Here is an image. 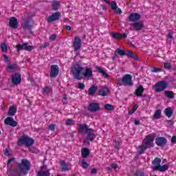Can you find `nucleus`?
<instances>
[{
	"label": "nucleus",
	"mask_w": 176,
	"mask_h": 176,
	"mask_svg": "<svg viewBox=\"0 0 176 176\" xmlns=\"http://www.w3.org/2000/svg\"><path fill=\"white\" fill-rule=\"evenodd\" d=\"M9 24L10 27L11 28H13L14 30H16L19 28V21H17V19L14 16L10 18Z\"/></svg>",
	"instance_id": "19"
},
{
	"label": "nucleus",
	"mask_w": 176,
	"mask_h": 176,
	"mask_svg": "<svg viewBox=\"0 0 176 176\" xmlns=\"http://www.w3.org/2000/svg\"><path fill=\"white\" fill-rule=\"evenodd\" d=\"M49 46V43H45L44 45L40 46V49H45V47H47Z\"/></svg>",
	"instance_id": "53"
},
{
	"label": "nucleus",
	"mask_w": 176,
	"mask_h": 176,
	"mask_svg": "<svg viewBox=\"0 0 176 176\" xmlns=\"http://www.w3.org/2000/svg\"><path fill=\"white\" fill-rule=\"evenodd\" d=\"M52 10H58V9H60V3L54 0L52 1Z\"/></svg>",
	"instance_id": "32"
},
{
	"label": "nucleus",
	"mask_w": 176,
	"mask_h": 176,
	"mask_svg": "<svg viewBox=\"0 0 176 176\" xmlns=\"http://www.w3.org/2000/svg\"><path fill=\"white\" fill-rule=\"evenodd\" d=\"M60 166L61 171L64 173H67V171H69V170H71V168H69L68 164H67L65 161L60 162Z\"/></svg>",
	"instance_id": "24"
},
{
	"label": "nucleus",
	"mask_w": 176,
	"mask_h": 176,
	"mask_svg": "<svg viewBox=\"0 0 176 176\" xmlns=\"http://www.w3.org/2000/svg\"><path fill=\"white\" fill-rule=\"evenodd\" d=\"M8 72H13L15 69H17V65L14 64V65H8Z\"/></svg>",
	"instance_id": "38"
},
{
	"label": "nucleus",
	"mask_w": 176,
	"mask_h": 176,
	"mask_svg": "<svg viewBox=\"0 0 176 176\" xmlns=\"http://www.w3.org/2000/svg\"><path fill=\"white\" fill-rule=\"evenodd\" d=\"M19 168L21 174L25 175L26 174H28V171H30L31 168V162L28 160L23 159L21 162L19 164Z\"/></svg>",
	"instance_id": "4"
},
{
	"label": "nucleus",
	"mask_w": 176,
	"mask_h": 176,
	"mask_svg": "<svg viewBox=\"0 0 176 176\" xmlns=\"http://www.w3.org/2000/svg\"><path fill=\"white\" fill-rule=\"evenodd\" d=\"M167 170H168V165L164 164L163 166L161 165L157 171L164 173V171H167Z\"/></svg>",
	"instance_id": "36"
},
{
	"label": "nucleus",
	"mask_w": 176,
	"mask_h": 176,
	"mask_svg": "<svg viewBox=\"0 0 176 176\" xmlns=\"http://www.w3.org/2000/svg\"><path fill=\"white\" fill-rule=\"evenodd\" d=\"M30 151L31 152V153H35L36 155H38V153H39V150H38V148L35 147L30 148Z\"/></svg>",
	"instance_id": "44"
},
{
	"label": "nucleus",
	"mask_w": 176,
	"mask_h": 176,
	"mask_svg": "<svg viewBox=\"0 0 176 176\" xmlns=\"http://www.w3.org/2000/svg\"><path fill=\"white\" fill-rule=\"evenodd\" d=\"M119 145H120V142H119V141L116 142V146H115L117 149L119 148Z\"/></svg>",
	"instance_id": "60"
},
{
	"label": "nucleus",
	"mask_w": 176,
	"mask_h": 176,
	"mask_svg": "<svg viewBox=\"0 0 176 176\" xmlns=\"http://www.w3.org/2000/svg\"><path fill=\"white\" fill-rule=\"evenodd\" d=\"M163 71L162 69L158 68V67H152L151 68V72H155L157 74L158 72H162Z\"/></svg>",
	"instance_id": "45"
},
{
	"label": "nucleus",
	"mask_w": 176,
	"mask_h": 176,
	"mask_svg": "<svg viewBox=\"0 0 176 176\" xmlns=\"http://www.w3.org/2000/svg\"><path fill=\"white\" fill-rule=\"evenodd\" d=\"M135 176H145V173H144V172L138 170V171H136Z\"/></svg>",
	"instance_id": "48"
},
{
	"label": "nucleus",
	"mask_w": 176,
	"mask_h": 176,
	"mask_svg": "<svg viewBox=\"0 0 176 176\" xmlns=\"http://www.w3.org/2000/svg\"><path fill=\"white\" fill-rule=\"evenodd\" d=\"M66 126H74L75 124V121L74 120L69 118L65 122Z\"/></svg>",
	"instance_id": "40"
},
{
	"label": "nucleus",
	"mask_w": 176,
	"mask_h": 176,
	"mask_svg": "<svg viewBox=\"0 0 176 176\" xmlns=\"http://www.w3.org/2000/svg\"><path fill=\"white\" fill-rule=\"evenodd\" d=\"M153 141H155V134L152 133L146 136L145 139L142 141V145L137 148L138 154L142 155L146 149L153 148L155 146Z\"/></svg>",
	"instance_id": "2"
},
{
	"label": "nucleus",
	"mask_w": 176,
	"mask_h": 176,
	"mask_svg": "<svg viewBox=\"0 0 176 176\" xmlns=\"http://www.w3.org/2000/svg\"><path fill=\"white\" fill-rule=\"evenodd\" d=\"M21 27L23 28V30H28V31H30V34H32V31H31V30H32L34 26L32 24H31V19L28 18L26 19H23Z\"/></svg>",
	"instance_id": "8"
},
{
	"label": "nucleus",
	"mask_w": 176,
	"mask_h": 176,
	"mask_svg": "<svg viewBox=\"0 0 176 176\" xmlns=\"http://www.w3.org/2000/svg\"><path fill=\"white\" fill-rule=\"evenodd\" d=\"M133 27L136 30V31H141L145 28V25L142 23L135 22L133 24Z\"/></svg>",
	"instance_id": "28"
},
{
	"label": "nucleus",
	"mask_w": 176,
	"mask_h": 176,
	"mask_svg": "<svg viewBox=\"0 0 176 176\" xmlns=\"http://www.w3.org/2000/svg\"><path fill=\"white\" fill-rule=\"evenodd\" d=\"M155 144L157 146H166L167 145V139L164 137H158L155 139Z\"/></svg>",
	"instance_id": "15"
},
{
	"label": "nucleus",
	"mask_w": 176,
	"mask_h": 176,
	"mask_svg": "<svg viewBox=\"0 0 176 176\" xmlns=\"http://www.w3.org/2000/svg\"><path fill=\"white\" fill-rule=\"evenodd\" d=\"M1 50L3 52V53H6L8 52V45H6V43H1Z\"/></svg>",
	"instance_id": "43"
},
{
	"label": "nucleus",
	"mask_w": 176,
	"mask_h": 176,
	"mask_svg": "<svg viewBox=\"0 0 176 176\" xmlns=\"http://www.w3.org/2000/svg\"><path fill=\"white\" fill-rule=\"evenodd\" d=\"M60 16L61 13H60L59 12H54L48 17L47 23H53V21H57V20L60 19Z\"/></svg>",
	"instance_id": "12"
},
{
	"label": "nucleus",
	"mask_w": 176,
	"mask_h": 176,
	"mask_svg": "<svg viewBox=\"0 0 176 176\" xmlns=\"http://www.w3.org/2000/svg\"><path fill=\"white\" fill-rule=\"evenodd\" d=\"M56 129V125L54 124H52L49 126V129L51 130L52 131H54Z\"/></svg>",
	"instance_id": "52"
},
{
	"label": "nucleus",
	"mask_w": 176,
	"mask_h": 176,
	"mask_svg": "<svg viewBox=\"0 0 176 176\" xmlns=\"http://www.w3.org/2000/svg\"><path fill=\"white\" fill-rule=\"evenodd\" d=\"M108 93H109V89L107 87H104L99 90L98 96H101L102 97H105L108 96Z\"/></svg>",
	"instance_id": "25"
},
{
	"label": "nucleus",
	"mask_w": 176,
	"mask_h": 176,
	"mask_svg": "<svg viewBox=\"0 0 176 176\" xmlns=\"http://www.w3.org/2000/svg\"><path fill=\"white\" fill-rule=\"evenodd\" d=\"M167 86H168V83H167V82L160 81L154 85V89L157 93H160V91H163V90L167 89Z\"/></svg>",
	"instance_id": "7"
},
{
	"label": "nucleus",
	"mask_w": 176,
	"mask_h": 176,
	"mask_svg": "<svg viewBox=\"0 0 176 176\" xmlns=\"http://www.w3.org/2000/svg\"><path fill=\"white\" fill-rule=\"evenodd\" d=\"M50 170L46 169V166H41L40 170L37 173L38 176H50Z\"/></svg>",
	"instance_id": "16"
},
{
	"label": "nucleus",
	"mask_w": 176,
	"mask_h": 176,
	"mask_svg": "<svg viewBox=\"0 0 176 176\" xmlns=\"http://www.w3.org/2000/svg\"><path fill=\"white\" fill-rule=\"evenodd\" d=\"M81 155H90V150L87 148H82Z\"/></svg>",
	"instance_id": "41"
},
{
	"label": "nucleus",
	"mask_w": 176,
	"mask_h": 176,
	"mask_svg": "<svg viewBox=\"0 0 176 176\" xmlns=\"http://www.w3.org/2000/svg\"><path fill=\"white\" fill-rule=\"evenodd\" d=\"M164 113H165L166 116H167L168 118H171V116H173V109H171V107L165 109Z\"/></svg>",
	"instance_id": "31"
},
{
	"label": "nucleus",
	"mask_w": 176,
	"mask_h": 176,
	"mask_svg": "<svg viewBox=\"0 0 176 176\" xmlns=\"http://www.w3.org/2000/svg\"><path fill=\"white\" fill-rule=\"evenodd\" d=\"M91 174H97V169L93 168V169L91 170Z\"/></svg>",
	"instance_id": "59"
},
{
	"label": "nucleus",
	"mask_w": 176,
	"mask_h": 176,
	"mask_svg": "<svg viewBox=\"0 0 176 176\" xmlns=\"http://www.w3.org/2000/svg\"><path fill=\"white\" fill-rule=\"evenodd\" d=\"M100 109V104L97 102L90 103L88 107V111H89V112H98Z\"/></svg>",
	"instance_id": "18"
},
{
	"label": "nucleus",
	"mask_w": 176,
	"mask_h": 176,
	"mask_svg": "<svg viewBox=\"0 0 176 176\" xmlns=\"http://www.w3.org/2000/svg\"><path fill=\"white\" fill-rule=\"evenodd\" d=\"M111 168H113L114 170H116V168H118V164H111Z\"/></svg>",
	"instance_id": "57"
},
{
	"label": "nucleus",
	"mask_w": 176,
	"mask_h": 176,
	"mask_svg": "<svg viewBox=\"0 0 176 176\" xmlns=\"http://www.w3.org/2000/svg\"><path fill=\"white\" fill-rule=\"evenodd\" d=\"M107 3L110 5L112 10H113L116 14H122V13H123L122 10L118 8V4L115 1H109V3Z\"/></svg>",
	"instance_id": "13"
},
{
	"label": "nucleus",
	"mask_w": 176,
	"mask_h": 176,
	"mask_svg": "<svg viewBox=\"0 0 176 176\" xmlns=\"http://www.w3.org/2000/svg\"><path fill=\"white\" fill-rule=\"evenodd\" d=\"M164 96H166V97L168 98H174V92L171 91H165Z\"/></svg>",
	"instance_id": "37"
},
{
	"label": "nucleus",
	"mask_w": 176,
	"mask_h": 176,
	"mask_svg": "<svg viewBox=\"0 0 176 176\" xmlns=\"http://www.w3.org/2000/svg\"><path fill=\"white\" fill-rule=\"evenodd\" d=\"M81 166L82 168H87L89 167V164L86 162V160L82 159Z\"/></svg>",
	"instance_id": "42"
},
{
	"label": "nucleus",
	"mask_w": 176,
	"mask_h": 176,
	"mask_svg": "<svg viewBox=\"0 0 176 176\" xmlns=\"http://www.w3.org/2000/svg\"><path fill=\"white\" fill-rule=\"evenodd\" d=\"M78 89H80V90H85V84L78 82Z\"/></svg>",
	"instance_id": "50"
},
{
	"label": "nucleus",
	"mask_w": 176,
	"mask_h": 176,
	"mask_svg": "<svg viewBox=\"0 0 176 176\" xmlns=\"http://www.w3.org/2000/svg\"><path fill=\"white\" fill-rule=\"evenodd\" d=\"M137 109H138V104H135L133 109L129 111V115H133Z\"/></svg>",
	"instance_id": "46"
},
{
	"label": "nucleus",
	"mask_w": 176,
	"mask_h": 176,
	"mask_svg": "<svg viewBox=\"0 0 176 176\" xmlns=\"http://www.w3.org/2000/svg\"><path fill=\"white\" fill-rule=\"evenodd\" d=\"M134 124H135V126H138L140 124V120H135Z\"/></svg>",
	"instance_id": "64"
},
{
	"label": "nucleus",
	"mask_w": 176,
	"mask_h": 176,
	"mask_svg": "<svg viewBox=\"0 0 176 176\" xmlns=\"http://www.w3.org/2000/svg\"><path fill=\"white\" fill-rule=\"evenodd\" d=\"M116 53H118L119 56H127V51L122 50L120 48H117L116 50Z\"/></svg>",
	"instance_id": "35"
},
{
	"label": "nucleus",
	"mask_w": 176,
	"mask_h": 176,
	"mask_svg": "<svg viewBox=\"0 0 176 176\" xmlns=\"http://www.w3.org/2000/svg\"><path fill=\"white\" fill-rule=\"evenodd\" d=\"M168 37L171 39L173 38V32H169L168 34Z\"/></svg>",
	"instance_id": "63"
},
{
	"label": "nucleus",
	"mask_w": 176,
	"mask_h": 176,
	"mask_svg": "<svg viewBox=\"0 0 176 176\" xmlns=\"http://www.w3.org/2000/svg\"><path fill=\"white\" fill-rule=\"evenodd\" d=\"M56 38H57V34H52V35L50 36V41H55V40H56Z\"/></svg>",
	"instance_id": "51"
},
{
	"label": "nucleus",
	"mask_w": 176,
	"mask_h": 176,
	"mask_svg": "<svg viewBox=\"0 0 176 176\" xmlns=\"http://www.w3.org/2000/svg\"><path fill=\"white\" fill-rule=\"evenodd\" d=\"M17 113V107L16 106H10L8 112V116H14Z\"/></svg>",
	"instance_id": "26"
},
{
	"label": "nucleus",
	"mask_w": 176,
	"mask_h": 176,
	"mask_svg": "<svg viewBox=\"0 0 176 176\" xmlns=\"http://www.w3.org/2000/svg\"><path fill=\"white\" fill-rule=\"evenodd\" d=\"M17 52H20L21 50H25L26 52H32L35 47L33 45H28V43H25L23 44H19L16 45Z\"/></svg>",
	"instance_id": "9"
},
{
	"label": "nucleus",
	"mask_w": 176,
	"mask_h": 176,
	"mask_svg": "<svg viewBox=\"0 0 176 176\" xmlns=\"http://www.w3.org/2000/svg\"><path fill=\"white\" fill-rule=\"evenodd\" d=\"M160 163H162V160L160 158H155L153 161V166L152 167V170H153V171H157L158 168H160Z\"/></svg>",
	"instance_id": "21"
},
{
	"label": "nucleus",
	"mask_w": 176,
	"mask_h": 176,
	"mask_svg": "<svg viewBox=\"0 0 176 176\" xmlns=\"http://www.w3.org/2000/svg\"><path fill=\"white\" fill-rule=\"evenodd\" d=\"M12 82L14 85H19L21 82V74L16 73L12 76Z\"/></svg>",
	"instance_id": "20"
},
{
	"label": "nucleus",
	"mask_w": 176,
	"mask_h": 176,
	"mask_svg": "<svg viewBox=\"0 0 176 176\" xmlns=\"http://www.w3.org/2000/svg\"><path fill=\"white\" fill-rule=\"evenodd\" d=\"M4 123L7 126H11V127H17V124H19L17 122L15 121L12 117H8L7 118H6L4 120Z\"/></svg>",
	"instance_id": "14"
},
{
	"label": "nucleus",
	"mask_w": 176,
	"mask_h": 176,
	"mask_svg": "<svg viewBox=\"0 0 176 176\" xmlns=\"http://www.w3.org/2000/svg\"><path fill=\"white\" fill-rule=\"evenodd\" d=\"M98 90V87L96 85H91L88 89L89 96H94L96 91Z\"/></svg>",
	"instance_id": "27"
},
{
	"label": "nucleus",
	"mask_w": 176,
	"mask_h": 176,
	"mask_svg": "<svg viewBox=\"0 0 176 176\" xmlns=\"http://www.w3.org/2000/svg\"><path fill=\"white\" fill-rule=\"evenodd\" d=\"M140 19H141V14L137 12L131 13L129 16V21H131L132 23H137V21H138V20H140Z\"/></svg>",
	"instance_id": "17"
},
{
	"label": "nucleus",
	"mask_w": 176,
	"mask_h": 176,
	"mask_svg": "<svg viewBox=\"0 0 176 176\" xmlns=\"http://www.w3.org/2000/svg\"><path fill=\"white\" fill-rule=\"evenodd\" d=\"M117 57H119V54H118V52H116L114 54V56L113 57V61Z\"/></svg>",
	"instance_id": "58"
},
{
	"label": "nucleus",
	"mask_w": 176,
	"mask_h": 176,
	"mask_svg": "<svg viewBox=\"0 0 176 176\" xmlns=\"http://www.w3.org/2000/svg\"><path fill=\"white\" fill-rule=\"evenodd\" d=\"M144 90H145V89H144L142 85H140L135 91V96L138 97H143L144 95H142V93H144Z\"/></svg>",
	"instance_id": "29"
},
{
	"label": "nucleus",
	"mask_w": 176,
	"mask_h": 176,
	"mask_svg": "<svg viewBox=\"0 0 176 176\" xmlns=\"http://www.w3.org/2000/svg\"><path fill=\"white\" fill-rule=\"evenodd\" d=\"M60 73V68L57 65H52L51 66V72L50 74V78H54Z\"/></svg>",
	"instance_id": "11"
},
{
	"label": "nucleus",
	"mask_w": 176,
	"mask_h": 176,
	"mask_svg": "<svg viewBox=\"0 0 176 176\" xmlns=\"http://www.w3.org/2000/svg\"><path fill=\"white\" fill-rule=\"evenodd\" d=\"M170 141H171L172 144H175V142H176V137L175 136L172 137Z\"/></svg>",
	"instance_id": "55"
},
{
	"label": "nucleus",
	"mask_w": 176,
	"mask_h": 176,
	"mask_svg": "<svg viewBox=\"0 0 176 176\" xmlns=\"http://www.w3.org/2000/svg\"><path fill=\"white\" fill-rule=\"evenodd\" d=\"M73 47L74 52H78V50H80V47H82V39L79 36H76L74 38V41L73 42Z\"/></svg>",
	"instance_id": "10"
},
{
	"label": "nucleus",
	"mask_w": 176,
	"mask_h": 176,
	"mask_svg": "<svg viewBox=\"0 0 176 176\" xmlns=\"http://www.w3.org/2000/svg\"><path fill=\"white\" fill-rule=\"evenodd\" d=\"M82 71H85V68L79 64H75L72 67V72L74 79L77 80H82L83 79V75Z\"/></svg>",
	"instance_id": "3"
},
{
	"label": "nucleus",
	"mask_w": 176,
	"mask_h": 176,
	"mask_svg": "<svg viewBox=\"0 0 176 176\" xmlns=\"http://www.w3.org/2000/svg\"><path fill=\"white\" fill-rule=\"evenodd\" d=\"M111 35L114 39L120 40V39H126L127 38V33L120 34L116 33L115 32H111Z\"/></svg>",
	"instance_id": "22"
},
{
	"label": "nucleus",
	"mask_w": 176,
	"mask_h": 176,
	"mask_svg": "<svg viewBox=\"0 0 176 176\" xmlns=\"http://www.w3.org/2000/svg\"><path fill=\"white\" fill-rule=\"evenodd\" d=\"M12 162H14V158H10L8 162H7V165L9 166V164H10L12 163Z\"/></svg>",
	"instance_id": "56"
},
{
	"label": "nucleus",
	"mask_w": 176,
	"mask_h": 176,
	"mask_svg": "<svg viewBox=\"0 0 176 176\" xmlns=\"http://www.w3.org/2000/svg\"><path fill=\"white\" fill-rule=\"evenodd\" d=\"M96 130L89 128V126L86 124H81L79 125L78 133L82 134V133L85 132L87 134V137L84 140L85 145H90V142H93L94 141V138L97 136L96 133H94Z\"/></svg>",
	"instance_id": "1"
},
{
	"label": "nucleus",
	"mask_w": 176,
	"mask_h": 176,
	"mask_svg": "<svg viewBox=\"0 0 176 176\" xmlns=\"http://www.w3.org/2000/svg\"><path fill=\"white\" fill-rule=\"evenodd\" d=\"M11 176H21L20 172L15 170L10 174Z\"/></svg>",
	"instance_id": "49"
},
{
	"label": "nucleus",
	"mask_w": 176,
	"mask_h": 176,
	"mask_svg": "<svg viewBox=\"0 0 176 176\" xmlns=\"http://www.w3.org/2000/svg\"><path fill=\"white\" fill-rule=\"evenodd\" d=\"M49 91V87H45L44 88V93H48Z\"/></svg>",
	"instance_id": "62"
},
{
	"label": "nucleus",
	"mask_w": 176,
	"mask_h": 176,
	"mask_svg": "<svg viewBox=\"0 0 176 176\" xmlns=\"http://www.w3.org/2000/svg\"><path fill=\"white\" fill-rule=\"evenodd\" d=\"M35 144V140L28 136H22L18 142V145H25L27 148H30Z\"/></svg>",
	"instance_id": "6"
},
{
	"label": "nucleus",
	"mask_w": 176,
	"mask_h": 176,
	"mask_svg": "<svg viewBox=\"0 0 176 176\" xmlns=\"http://www.w3.org/2000/svg\"><path fill=\"white\" fill-rule=\"evenodd\" d=\"M120 86H133V76L131 74H125L122 78H118Z\"/></svg>",
	"instance_id": "5"
},
{
	"label": "nucleus",
	"mask_w": 176,
	"mask_h": 176,
	"mask_svg": "<svg viewBox=\"0 0 176 176\" xmlns=\"http://www.w3.org/2000/svg\"><path fill=\"white\" fill-rule=\"evenodd\" d=\"M97 71H98V72L100 74H102L103 75V76H104V78H107L108 79V78H109V74H108L107 72H105V71H104V69H102V68L100 67H96Z\"/></svg>",
	"instance_id": "33"
},
{
	"label": "nucleus",
	"mask_w": 176,
	"mask_h": 176,
	"mask_svg": "<svg viewBox=\"0 0 176 176\" xmlns=\"http://www.w3.org/2000/svg\"><path fill=\"white\" fill-rule=\"evenodd\" d=\"M162 116V110L160 109H157L154 115H153V119L156 120V119H160V117Z\"/></svg>",
	"instance_id": "34"
},
{
	"label": "nucleus",
	"mask_w": 176,
	"mask_h": 176,
	"mask_svg": "<svg viewBox=\"0 0 176 176\" xmlns=\"http://www.w3.org/2000/svg\"><path fill=\"white\" fill-rule=\"evenodd\" d=\"M126 52H127L126 56L128 57H130L131 58H133V60H135L136 61L140 60V58H138V56L135 54L133 53L132 52L126 51Z\"/></svg>",
	"instance_id": "30"
},
{
	"label": "nucleus",
	"mask_w": 176,
	"mask_h": 176,
	"mask_svg": "<svg viewBox=\"0 0 176 176\" xmlns=\"http://www.w3.org/2000/svg\"><path fill=\"white\" fill-rule=\"evenodd\" d=\"M3 57L6 60V61L10 62V60H9V56H8V55L4 54V55H3Z\"/></svg>",
	"instance_id": "54"
},
{
	"label": "nucleus",
	"mask_w": 176,
	"mask_h": 176,
	"mask_svg": "<svg viewBox=\"0 0 176 176\" xmlns=\"http://www.w3.org/2000/svg\"><path fill=\"white\" fill-rule=\"evenodd\" d=\"M104 108L106 111H113V109H115V107L111 104H106Z\"/></svg>",
	"instance_id": "39"
},
{
	"label": "nucleus",
	"mask_w": 176,
	"mask_h": 176,
	"mask_svg": "<svg viewBox=\"0 0 176 176\" xmlns=\"http://www.w3.org/2000/svg\"><path fill=\"white\" fill-rule=\"evenodd\" d=\"M164 67L165 69H167L168 71H170L171 69V63H165L164 65Z\"/></svg>",
	"instance_id": "47"
},
{
	"label": "nucleus",
	"mask_w": 176,
	"mask_h": 176,
	"mask_svg": "<svg viewBox=\"0 0 176 176\" xmlns=\"http://www.w3.org/2000/svg\"><path fill=\"white\" fill-rule=\"evenodd\" d=\"M4 155H10L9 153V149L8 148H6L5 151H4Z\"/></svg>",
	"instance_id": "61"
},
{
	"label": "nucleus",
	"mask_w": 176,
	"mask_h": 176,
	"mask_svg": "<svg viewBox=\"0 0 176 176\" xmlns=\"http://www.w3.org/2000/svg\"><path fill=\"white\" fill-rule=\"evenodd\" d=\"M84 78H93V68L87 67L85 72L82 74Z\"/></svg>",
	"instance_id": "23"
}]
</instances>
